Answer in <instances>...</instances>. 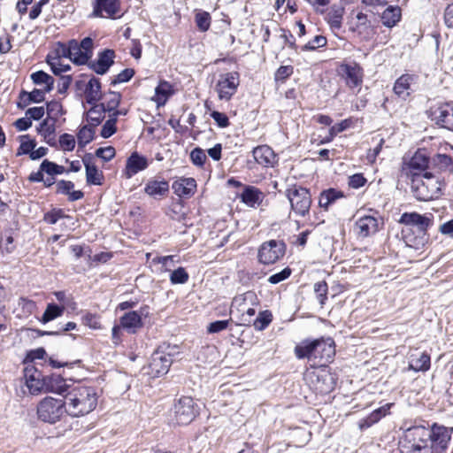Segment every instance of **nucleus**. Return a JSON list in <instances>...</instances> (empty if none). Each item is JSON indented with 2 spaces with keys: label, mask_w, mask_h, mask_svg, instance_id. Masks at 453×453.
I'll return each mask as SVG.
<instances>
[{
  "label": "nucleus",
  "mask_w": 453,
  "mask_h": 453,
  "mask_svg": "<svg viewBox=\"0 0 453 453\" xmlns=\"http://www.w3.org/2000/svg\"><path fill=\"white\" fill-rule=\"evenodd\" d=\"M294 353L298 359L306 358L311 366L326 365L335 355L334 341L331 337L305 339L296 345Z\"/></svg>",
  "instance_id": "f257e3e1"
},
{
  "label": "nucleus",
  "mask_w": 453,
  "mask_h": 453,
  "mask_svg": "<svg viewBox=\"0 0 453 453\" xmlns=\"http://www.w3.org/2000/svg\"><path fill=\"white\" fill-rule=\"evenodd\" d=\"M68 414L79 417L91 412L97 404L96 389L93 387L77 386L64 396Z\"/></svg>",
  "instance_id": "f03ea898"
},
{
  "label": "nucleus",
  "mask_w": 453,
  "mask_h": 453,
  "mask_svg": "<svg viewBox=\"0 0 453 453\" xmlns=\"http://www.w3.org/2000/svg\"><path fill=\"white\" fill-rule=\"evenodd\" d=\"M411 192L419 201H430L441 196V183L434 173L426 172L411 179Z\"/></svg>",
  "instance_id": "7ed1b4c3"
},
{
  "label": "nucleus",
  "mask_w": 453,
  "mask_h": 453,
  "mask_svg": "<svg viewBox=\"0 0 453 453\" xmlns=\"http://www.w3.org/2000/svg\"><path fill=\"white\" fill-rule=\"evenodd\" d=\"M305 380L315 393L326 395L334 389L337 377L330 372L326 365H323L307 372Z\"/></svg>",
  "instance_id": "20e7f679"
},
{
  "label": "nucleus",
  "mask_w": 453,
  "mask_h": 453,
  "mask_svg": "<svg viewBox=\"0 0 453 453\" xmlns=\"http://www.w3.org/2000/svg\"><path fill=\"white\" fill-rule=\"evenodd\" d=\"M68 413L65 398L44 397L37 405V417L45 423L55 424Z\"/></svg>",
  "instance_id": "39448f33"
},
{
  "label": "nucleus",
  "mask_w": 453,
  "mask_h": 453,
  "mask_svg": "<svg viewBox=\"0 0 453 453\" xmlns=\"http://www.w3.org/2000/svg\"><path fill=\"white\" fill-rule=\"evenodd\" d=\"M292 211L296 215L305 217L310 213L311 196L310 190L301 186H293L286 191Z\"/></svg>",
  "instance_id": "423d86ee"
},
{
  "label": "nucleus",
  "mask_w": 453,
  "mask_h": 453,
  "mask_svg": "<svg viewBox=\"0 0 453 453\" xmlns=\"http://www.w3.org/2000/svg\"><path fill=\"white\" fill-rule=\"evenodd\" d=\"M286 250V243L282 240L266 241L258 249V261L265 265H273L285 256Z\"/></svg>",
  "instance_id": "0eeeda50"
},
{
  "label": "nucleus",
  "mask_w": 453,
  "mask_h": 453,
  "mask_svg": "<svg viewBox=\"0 0 453 453\" xmlns=\"http://www.w3.org/2000/svg\"><path fill=\"white\" fill-rule=\"evenodd\" d=\"M403 171L407 177L413 179L431 172L430 157L426 149H418L408 162H404Z\"/></svg>",
  "instance_id": "6e6552de"
},
{
  "label": "nucleus",
  "mask_w": 453,
  "mask_h": 453,
  "mask_svg": "<svg viewBox=\"0 0 453 453\" xmlns=\"http://www.w3.org/2000/svg\"><path fill=\"white\" fill-rule=\"evenodd\" d=\"M173 411L178 425H188L199 413V407L190 396H181L174 403Z\"/></svg>",
  "instance_id": "1a4fd4ad"
},
{
  "label": "nucleus",
  "mask_w": 453,
  "mask_h": 453,
  "mask_svg": "<svg viewBox=\"0 0 453 453\" xmlns=\"http://www.w3.org/2000/svg\"><path fill=\"white\" fill-rule=\"evenodd\" d=\"M175 347L160 346L151 356V361L150 363V369L151 373L159 377L168 372L170 366L173 364V353Z\"/></svg>",
  "instance_id": "9d476101"
},
{
  "label": "nucleus",
  "mask_w": 453,
  "mask_h": 453,
  "mask_svg": "<svg viewBox=\"0 0 453 453\" xmlns=\"http://www.w3.org/2000/svg\"><path fill=\"white\" fill-rule=\"evenodd\" d=\"M382 225V219L374 211L372 215L360 216L354 224L353 231L358 239H365L374 235Z\"/></svg>",
  "instance_id": "9b49d317"
},
{
  "label": "nucleus",
  "mask_w": 453,
  "mask_h": 453,
  "mask_svg": "<svg viewBox=\"0 0 453 453\" xmlns=\"http://www.w3.org/2000/svg\"><path fill=\"white\" fill-rule=\"evenodd\" d=\"M337 72L348 88L353 89L361 87L364 70L358 63L355 61L343 62L339 65Z\"/></svg>",
  "instance_id": "f8f14e48"
},
{
  "label": "nucleus",
  "mask_w": 453,
  "mask_h": 453,
  "mask_svg": "<svg viewBox=\"0 0 453 453\" xmlns=\"http://www.w3.org/2000/svg\"><path fill=\"white\" fill-rule=\"evenodd\" d=\"M240 84V74L238 72L223 73L216 84V90L220 100L229 101L236 93Z\"/></svg>",
  "instance_id": "ddd939ff"
},
{
  "label": "nucleus",
  "mask_w": 453,
  "mask_h": 453,
  "mask_svg": "<svg viewBox=\"0 0 453 453\" xmlns=\"http://www.w3.org/2000/svg\"><path fill=\"white\" fill-rule=\"evenodd\" d=\"M149 314L150 308L144 305L138 311L126 312L120 317L119 325L128 334H136L143 326L142 317L147 318Z\"/></svg>",
  "instance_id": "4468645a"
},
{
  "label": "nucleus",
  "mask_w": 453,
  "mask_h": 453,
  "mask_svg": "<svg viewBox=\"0 0 453 453\" xmlns=\"http://www.w3.org/2000/svg\"><path fill=\"white\" fill-rule=\"evenodd\" d=\"M24 380L30 394L37 395L45 388V376L34 365L27 364L24 368Z\"/></svg>",
  "instance_id": "2eb2a0df"
},
{
  "label": "nucleus",
  "mask_w": 453,
  "mask_h": 453,
  "mask_svg": "<svg viewBox=\"0 0 453 453\" xmlns=\"http://www.w3.org/2000/svg\"><path fill=\"white\" fill-rule=\"evenodd\" d=\"M431 441V453H444L449 444L451 436L449 429L445 426H440L434 424L429 435Z\"/></svg>",
  "instance_id": "dca6fc26"
},
{
  "label": "nucleus",
  "mask_w": 453,
  "mask_h": 453,
  "mask_svg": "<svg viewBox=\"0 0 453 453\" xmlns=\"http://www.w3.org/2000/svg\"><path fill=\"white\" fill-rule=\"evenodd\" d=\"M433 119L441 127L453 131V104H444L432 111Z\"/></svg>",
  "instance_id": "f3484780"
},
{
  "label": "nucleus",
  "mask_w": 453,
  "mask_h": 453,
  "mask_svg": "<svg viewBox=\"0 0 453 453\" xmlns=\"http://www.w3.org/2000/svg\"><path fill=\"white\" fill-rule=\"evenodd\" d=\"M119 0H96L93 15L96 17L115 19L119 12Z\"/></svg>",
  "instance_id": "a211bd4d"
},
{
  "label": "nucleus",
  "mask_w": 453,
  "mask_h": 453,
  "mask_svg": "<svg viewBox=\"0 0 453 453\" xmlns=\"http://www.w3.org/2000/svg\"><path fill=\"white\" fill-rule=\"evenodd\" d=\"M115 52L112 50H104L98 53L97 59L88 63V67L97 74H104L114 64Z\"/></svg>",
  "instance_id": "6ab92c4d"
},
{
  "label": "nucleus",
  "mask_w": 453,
  "mask_h": 453,
  "mask_svg": "<svg viewBox=\"0 0 453 453\" xmlns=\"http://www.w3.org/2000/svg\"><path fill=\"white\" fill-rule=\"evenodd\" d=\"M148 166L147 157L134 151L127 159L124 175L130 179L139 172L145 170Z\"/></svg>",
  "instance_id": "aec40b11"
},
{
  "label": "nucleus",
  "mask_w": 453,
  "mask_h": 453,
  "mask_svg": "<svg viewBox=\"0 0 453 453\" xmlns=\"http://www.w3.org/2000/svg\"><path fill=\"white\" fill-rule=\"evenodd\" d=\"M256 162L265 167H273L278 161L274 151L267 145L256 147L252 151Z\"/></svg>",
  "instance_id": "412c9836"
},
{
  "label": "nucleus",
  "mask_w": 453,
  "mask_h": 453,
  "mask_svg": "<svg viewBox=\"0 0 453 453\" xmlns=\"http://www.w3.org/2000/svg\"><path fill=\"white\" fill-rule=\"evenodd\" d=\"M357 22L353 28V31L357 33L361 40H371L376 32L371 21L368 19L367 15L363 12H358L357 14Z\"/></svg>",
  "instance_id": "4be33fe9"
},
{
  "label": "nucleus",
  "mask_w": 453,
  "mask_h": 453,
  "mask_svg": "<svg viewBox=\"0 0 453 453\" xmlns=\"http://www.w3.org/2000/svg\"><path fill=\"white\" fill-rule=\"evenodd\" d=\"M431 172L435 173L449 172L453 173V158L446 154L437 153L430 157Z\"/></svg>",
  "instance_id": "5701e85b"
},
{
  "label": "nucleus",
  "mask_w": 453,
  "mask_h": 453,
  "mask_svg": "<svg viewBox=\"0 0 453 453\" xmlns=\"http://www.w3.org/2000/svg\"><path fill=\"white\" fill-rule=\"evenodd\" d=\"M400 223L417 226L419 231H426L432 224L431 218L417 212H405L401 216Z\"/></svg>",
  "instance_id": "b1692460"
},
{
  "label": "nucleus",
  "mask_w": 453,
  "mask_h": 453,
  "mask_svg": "<svg viewBox=\"0 0 453 453\" xmlns=\"http://www.w3.org/2000/svg\"><path fill=\"white\" fill-rule=\"evenodd\" d=\"M392 405L393 403H387L372 411L367 417L360 419L358 422V427L360 430H365L379 422L382 418L389 413V409Z\"/></svg>",
  "instance_id": "393cba45"
},
{
  "label": "nucleus",
  "mask_w": 453,
  "mask_h": 453,
  "mask_svg": "<svg viewBox=\"0 0 453 453\" xmlns=\"http://www.w3.org/2000/svg\"><path fill=\"white\" fill-rule=\"evenodd\" d=\"M173 189L178 196H190L196 190V181L193 178H180L173 183Z\"/></svg>",
  "instance_id": "a878e982"
},
{
  "label": "nucleus",
  "mask_w": 453,
  "mask_h": 453,
  "mask_svg": "<svg viewBox=\"0 0 453 453\" xmlns=\"http://www.w3.org/2000/svg\"><path fill=\"white\" fill-rule=\"evenodd\" d=\"M86 102L88 104H95L103 98L101 91V82L98 78L92 77L85 88Z\"/></svg>",
  "instance_id": "bb28decb"
},
{
  "label": "nucleus",
  "mask_w": 453,
  "mask_h": 453,
  "mask_svg": "<svg viewBox=\"0 0 453 453\" xmlns=\"http://www.w3.org/2000/svg\"><path fill=\"white\" fill-rule=\"evenodd\" d=\"M57 194L67 195L70 202L83 198L84 193L81 190H73L74 183L71 180H60L57 182Z\"/></svg>",
  "instance_id": "cd10ccee"
},
{
  "label": "nucleus",
  "mask_w": 453,
  "mask_h": 453,
  "mask_svg": "<svg viewBox=\"0 0 453 453\" xmlns=\"http://www.w3.org/2000/svg\"><path fill=\"white\" fill-rule=\"evenodd\" d=\"M409 360L408 370L426 372L431 367V357L426 352H422L418 357L414 354H410Z\"/></svg>",
  "instance_id": "c85d7f7f"
},
{
  "label": "nucleus",
  "mask_w": 453,
  "mask_h": 453,
  "mask_svg": "<svg viewBox=\"0 0 453 453\" xmlns=\"http://www.w3.org/2000/svg\"><path fill=\"white\" fill-rule=\"evenodd\" d=\"M168 191L169 183L165 180H150L144 188V192L154 198H157V196H164L168 193Z\"/></svg>",
  "instance_id": "c756f323"
},
{
  "label": "nucleus",
  "mask_w": 453,
  "mask_h": 453,
  "mask_svg": "<svg viewBox=\"0 0 453 453\" xmlns=\"http://www.w3.org/2000/svg\"><path fill=\"white\" fill-rule=\"evenodd\" d=\"M173 86L165 81H162L155 88V96L152 100L157 107L164 106L168 98L173 95Z\"/></svg>",
  "instance_id": "7c9ffc66"
},
{
  "label": "nucleus",
  "mask_w": 453,
  "mask_h": 453,
  "mask_svg": "<svg viewBox=\"0 0 453 453\" xmlns=\"http://www.w3.org/2000/svg\"><path fill=\"white\" fill-rule=\"evenodd\" d=\"M67 389L65 380L58 374L45 376V391L64 394Z\"/></svg>",
  "instance_id": "2f4dec72"
},
{
  "label": "nucleus",
  "mask_w": 453,
  "mask_h": 453,
  "mask_svg": "<svg viewBox=\"0 0 453 453\" xmlns=\"http://www.w3.org/2000/svg\"><path fill=\"white\" fill-rule=\"evenodd\" d=\"M242 202L250 207L259 205L263 200V193L256 187L247 186L241 195Z\"/></svg>",
  "instance_id": "473e14b6"
},
{
  "label": "nucleus",
  "mask_w": 453,
  "mask_h": 453,
  "mask_svg": "<svg viewBox=\"0 0 453 453\" xmlns=\"http://www.w3.org/2000/svg\"><path fill=\"white\" fill-rule=\"evenodd\" d=\"M344 12V8L341 5L334 4L330 7L326 19L331 29L339 30L342 27Z\"/></svg>",
  "instance_id": "72a5a7b5"
},
{
  "label": "nucleus",
  "mask_w": 453,
  "mask_h": 453,
  "mask_svg": "<svg viewBox=\"0 0 453 453\" xmlns=\"http://www.w3.org/2000/svg\"><path fill=\"white\" fill-rule=\"evenodd\" d=\"M414 81V76L411 74H403L399 77L394 85V92L399 96L405 99L410 95L411 84Z\"/></svg>",
  "instance_id": "f704fd0d"
},
{
  "label": "nucleus",
  "mask_w": 453,
  "mask_h": 453,
  "mask_svg": "<svg viewBox=\"0 0 453 453\" xmlns=\"http://www.w3.org/2000/svg\"><path fill=\"white\" fill-rule=\"evenodd\" d=\"M402 12L398 6H388L381 14V21L387 27H395L401 19Z\"/></svg>",
  "instance_id": "c9c22d12"
},
{
  "label": "nucleus",
  "mask_w": 453,
  "mask_h": 453,
  "mask_svg": "<svg viewBox=\"0 0 453 453\" xmlns=\"http://www.w3.org/2000/svg\"><path fill=\"white\" fill-rule=\"evenodd\" d=\"M343 196L344 195L342 191L335 188H328L320 193L319 205L327 211L331 204Z\"/></svg>",
  "instance_id": "e433bc0d"
},
{
  "label": "nucleus",
  "mask_w": 453,
  "mask_h": 453,
  "mask_svg": "<svg viewBox=\"0 0 453 453\" xmlns=\"http://www.w3.org/2000/svg\"><path fill=\"white\" fill-rule=\"evenodd\" d=\"M70 60L75 65H88L89 58L87 56L86 51H83L79 47V42L76 40L70 41Z\"/></svg>",
  "instance_id": "4c0bfd02"
},
{
  "label": "nucleus",
  "mask_w": 453,
  "mask_h": 453,
  "mask_svg": "<svg viewBox=\"0 0 453 453\" xmlns=\"http://www.w3.org/2000/svg\"><path fill=\"white\" fill-rule=\"evenodd\" d=\"M31 80L35 85H44V90L50 92L54 88V78L43 71H37L31 74Z\"/></svg>",
  "instance_id": "58836bf2"
},
{
  "label": "nucleus",
  "mask_w": 453,
  "mask_h": 453,
  "mask_svg": "<svg viewBox=\"0 0 453 453\" xmlns=\"http://www.w3.org/2000/svg\"><path fill=\"white\" fill-rule=\"evenodd\" d=\"M91 105L92 107L88 112V119L90 121V125L95 127L104 119V114L107 111L104 108V104H95Z\"/></svg>",
  "instance_id": "ea45409f"
},
{
  "label": "nucleus",
  "mask_w": 453,
  "mask_h": 453,
  "mask_svg": "<svg viewBox=\"0 0 453 453\" xmlns=\"http://www.w3.org/2000/svg\"><path fill=\"white\" fill-rule=\"evenodd\" d=\"M86 181L88 185H102L104 179L102 171H99L96 165L89 166L87 165Z\"/></svg>",
  "instance_id": "a19ab883"
},
{
  "label": "nucleus",
  "mask_w": 453,
  "mask_h": 453,
  "mask_svg": "<svg viewBox=\"0 0 453 453\" xmlns=\"http://www.w3.org/2000/svg\"><path fill=\"white\" fill-rule=\"evenodd\" d=\"M120 100V93L110 90L104 94V102L101 103V104H104L105 110L108 112H111L118 108Z\"/></svg>",
  "instance_id": "79ce46f5"
},
{
  "label": "nucleus",
  "mask_w": 453,
  "mask_h": 453,
  "mask_svg": "<svg viewBox=\"0 0 453 453\" xmlns=\"http://www.w3.org/2000/svg\"><path fill=\"white\" fill-rule=\"evenodd\" d=\"M63 312H64L63 307H60L55 303H49L47 305V308H46L44 313L42 314L41 322H42L43 324H46L49 321H51V320L57 319L58 317H60L63 314Z\"/></svg>",
  "instance_id": "37998d69"
},
{
  "label": "nucleus",
  "mask_w": 453,
  "mask_h": 453,
  "mask_svg": "<svg viewBox=\"0 0 453 453\" xmlns=\"http://www.w3.org/2000/svg\"><path fill=\"white\" fill-rule=\"evenodd\" d=\"M94 134L95 130L93 126L82 127L77 134L79 146L84 147L88 144L94 139Z\"/></svg>",
  "instance_id": "c03bdc74"
},
{
  "label": "nucleus",
  "mask_w": 453,
  "mask_h": 453,
  "mask_svg": "<svg viewBox=\"0 0 453 453\" xmlns=\"http://www.w3.org/2000/svg\"><path fill=\"white\" fill-rule=\"evenodd\" d=\"M41 169H42V171H44V173L46 174H48L49 176L59 175V174H63L64 173L66 172V170L65 169L64 166L59 165L54 162L48 160V159H44L41 163Z\"/></svg>",
  "instance_id": "a18cd8bd"
},
{
  "label": "nucleus",
  "mask_w": 453,
  "mask_h": 453,
  "mask_svg": "<svg viewBox=\"0 0 453 453\" xmlns=\"http://www.w3.org/2000/svg\"><path fill=\"white\" fill-rule=\"evenodd\" d=\"M47 63L50 66L51 72L57 76H61L63 73L71 70L70 65L62 64L61 60L58 61V58H51V55L47 56Z\"/></svg>",
  "instance_id": "49530a36"
},
{
  "label": "nucleus",
  "mask_w": 453,
  "mask_h": 453,
  "mask_svg": "<svg viewBox=\"0 0 453 453\" xmlns=\"http://www.w3.org/2000/svg\"><path fill=\"white\" fill-rule=\"evenodd\" d=\"M349 121L347 119L342 120V122L332 126L328 130V134L323 138L320 143H328L333 141V139L339 134L344 131L349 127Z\"/></svg>",
  "instance_id": "de8ad7c7"
},
{
  "label": "nucleus",
  "mask_w": 453,
  "mask_h": 453,
  "mask_svg": "<svg viewBox=\"0 0 453 453\" xmlns=\"http://www.w3.org/2000/svg\"><path fill=\"white\" fill-rule=\"evenodd\" d=\"M272 312L268 310H265L259 312L258 316L254 321L253 326L257 330L262 331L269 326V324L272 322Z\"/></svg>",
  "instance_id": "09e8293b"
},
{
  "label": "nucleus",
  "mask_w": 453,
  "mask_h": 453,
  "mask_svg": "<svg viewBox=\"0 0 453 453\" xmlns=\"http://www.w3.org/2000/svg\"><path fill=\"white\" fill-rule=\"evenodd\" d=\"M36 146V142L34 139H30L29 135H21L20 136V145L18 150L17 155L29 154L33 152L34 149Z\"/></svg>",
  "instance_id": "8fccbe9b"
},
{
  "label": "nucleus",
  "mask_w": 453,
  "mask_h": 453,
  "mask_svg": "<svg viewBox=\"0 0 453 453\" xmlns=\"http://www.w3.org/2000/svg\"><path fill=\"white\" fill-rule=\"evenodd\" d=\"M188 279L189 275L184 267H178L170 274V281L173 285L185 284Z\"/></svg>",
  "instance_id": "3c124183"
},
{
  "label": "nucleus",
  "mask_w": 453,
  "mask_h": 453,
  "mask_svg": "<svg viewBox=\"0 0 453 453\" xmlns=\"http://www.w3.org/2000/svg\"><path fill=\"white\" fill-rule=\"evenodd\" d=\"M116 118L109 115V119L104 122L101 129V136L104 138H109L113 135L116 131Z\"/></svg>",
  "instance_id": "603ef678"
},
{
  "label": "nucleus",
  "mask_w": 453,
  "mask_h": 453,
  "mask_svg": "<svg viewBox=\"0 0 453 453\" xmlns=\"http://www.w3.org/2000/svg\"><path fill=\"white\" fill-rule=\"evenodd\" d=\"M196 23L201 32H206L211 26V15L209 12H203L196 15Z\"/></svg>",
  "instance_id": "864d4df0"
},
{
  "label": "nucleus",
  "mask_w": 453,
  "mask_h": 453,
  "mask_svg": "<svg viewBox=\"0 0 453 453\" xmlns=\"http://www.w3.org/2000/svg\"><path fill=\"white\" fill-rule=\"evenodd\" d=\"M18 307L21 309L24 316H29L35 311L36 303L28 298L20 297L18 301Z\"/></svg>",
  "instance_id": "5fc2aeb1"
},
{
  "label": "nucleus",
  "mask_w": 453,
  "mask_h": 453,
  "mask_svg": "<svg viewBox=\"0 0 453 453\" xmlns=\"http://www.w3.org/2000/svg\"><path fill=\"white\" fill-rule=\"evenodd\" d=\"M314 291L317 295V298L321 305L326 303L327 299L328 287L325 280L316 282L314 284Z\"/></svg>",
  "instance_id": "6e6d98bb"
},
{
  "label": "nucleus",
  "mask_w": 453,
  "mask_h": 453,
  "mask_svg": "<svg viewBox=\"0 0 453 453\" xmlns=\"http://www.w3.org/2000/svg\"><path fill=\"white\" fill-rule=\"evenodd\" d=\"M62 104L58 101H50L47 103V113L50 119L56 121L62 114Z\"/></svg>",
  "instance_id": "4d7b16f0"
},
{
  "label": "nucleus",
  "mask_w": 453,
  "mask_h": 453,
  "mask_svg": "<svg viewBox=\"0 0 453 453\" xmlns=\"http://www.w3.org/2000/svg\"><path fill=\"white\" fill-rule=\"evenodd\" d=\"M70 41L67 44L58 42L54 50V56H51V58H58V61L63 58L70 59Z\"/></svg>",
  "instance_id": "13d9d810"
},
{
  "label": "nucleus",
  "mask_w": 453,
  "mask_h": 453,
  "mask_svg": "<svg viewBox=\"0 0 453 453\" xmlns=\"http://www.w3.org/2000/svg\"><path fill=\"white\" fill-rule=\"evenodd\" d=\"M55 121L49 123L48 119H44L37 128L38 133L42 135L45 139L53 135L55 133Z\"/></svg>",
  "instance_id": "bf43d9fd"
},
{
  "label": "nucleus",
  "mask_w": 453,
  "mask_h": 453,
  "mask_svg": "<svg viewBox=\"0 0 453 453\" xmlns=\"http://www.w3.org/2000/svg\"><path fill=\"white\" fill-rule=\"evenodd\" d=\"M59 144L62 150L72 151L75 147V139L72 134H63L59 137Z\"/></svg>",
  "instance_id": "052dcab7"
},
{
  "label": "nucleus",
  "mask_w": 453,
  "mask_h": 453,
  "mask_svg": "<svg viewBox=\"0 0 453 453\" xmlns=\"http://www.w3.org/2000/svg\"><path fill=\"white\" fill-rule=\"evenodd\" d=\"M190 158L194 165L203 166L207 157L203 150L201 148H195L190 153Z\"/></svg>",
  "instance_id": "680f3d73"
},
{
  "label": "nucleus",
  "mask_w": 453,
  "mask_h": 453,
  "mask_svg": "<svg viewBox=\"0 0 453 453\" xmlns=\"http://www.w3.org/2000/svg\"><path fill=\"white\" fill-rule=\"evenodd\" d=\"M134 75V70L132 68H126L122 70L115 78L111 81V85L118 83L127 82Z\"/></svg>",
  "instance_id": "e2e57ef3"
},
{
  "label": "nucleus",
  "mask_w": 453,
  "mask_h": 453,
  "mask_svg": "<svg viewBox=\"0 0 453 453\" xmlns=\"http://www.w3.org/2000/svg\"><path fill=\"white\" fill-rule=\"evenodd\" d=\"M95 154L104 161L108 162L115 157L116 151L112 146H108L104 148H98Z\"/></svg>",
  "instance_id": "0e129e2a"
},
{
  "label": "nucleus",
  "mask_w": 453,
  "mask_h": 453,
  "mask_svg": "<svg viewBox=\"0 0 453 453\" xmlns=\"http://www.w3.org/2000/svg\"><path fill=\"white\" fill-rule=\"evenodd\" d=\"M413 435L418 438V441L421 443H427L430 441V434L425 426H414L411 428Z\"/></svg>",
  "instance_id": "69168bd1"
},
{
  "label": "nucleus",
  "mask_w": 453,
  "mask_h": 453,
  "mask_svg": "<svg viewBox=\"0 0 453 453\" xmlns=\"http://www.w3.org/2000/svg\"><path fill=\"white\" fill-rule=\"evenodd\" d=\"M47 355L45 349L43 348H38L33 350H30L26 357V364L33 363L35 360H42Z\"/></svg>",
  "instance_id": "338daca9"
},
{
  "label": "nucleus",
  "mask_w": 453,
  "mask_h": 453,
  "mask_svg": "<svg viewBox=\"0 0 453 453\" xmlns=\"http://www.w3.org/2000/svg\"><path fill=\"white\" fill-rule=\"evenodd\" d=\"M293 71L292 65H280L275 73V80L283 81L293 74Z\"/></svg>",
  "instance_id": "774afa93"
}]
</instances>
